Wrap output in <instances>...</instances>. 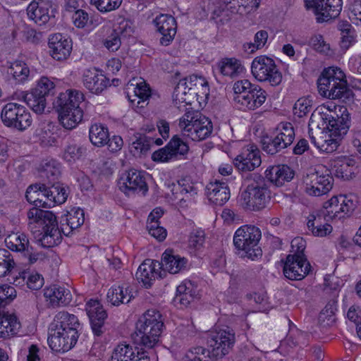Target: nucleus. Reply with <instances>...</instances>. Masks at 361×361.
Returning a JSON list of instances; mask_svg holds the SVG:
<instances>
[{"label": "nucleus", "mask_w": 361, "mask_h": 361, "mask_svg": "<svg viewBox=\"0 0 361 361\" xmlns=\"http://www.w3.org/2000/svg\"><path fill=\"white\" fill-rule=\"evenodd\" d=\"M84 94L78 90H68L61 92L53 102L54 108L59 113V120L63 128L71 130L82 119L83 111L80 106Z\"/></svg>", "instance_id": "f257e3e1"}, {"label": "nucleus", "mask_w": 361, "mask_h": 361, "mask_svg": "<svg viewBox=\"0 0 361 361\" xmlns=\"http://www.w3.org/2000/svg\"><path fill=\"white\" fill-rule=\"evenodd\" d=\"M75 317H61V321L52 324L49 329L47 342L54 352L64 353L76 344L79 334V324L73 321Z\"/></svg>", "instance_id": "f03ea898"}, {"label": "nucleus", "mask_w": 361, "mask_h": 361, "mask_svg": "<svg viewBox=\"0 0 361 361\" xmlns=\"http://www.w3.org/2000/svg\"><path fill=\"white\" fill-rule=\"evenodd\" d=\"M27 218L29 228L32 232L39 231V229L34 230L42 228L44 233L41 238L42 245L53 247L60 242L62 233L61 226H58L56 217L52 212L33 207L28 211Z\"/></svg>", "instance_id": "7ed1b4c3"}, {"label": "nucleus", "mask_w": 361, "mask_h": 361, "mask_svg": "<svg viewBox=\"0 0 361 361\" xmlns=\"http://www.w3.org/2000/svg\"><path fill=\"white\" fill-rule=\"evenodd\" d=\"M317 87L319 94L330 99H346L352 94L345 75L338 67L325 68L317 80Z\"/></svg>", "instance_id": "20e7f679"}, {"label": "nucleus", "mask_w": 361, "mask_h": 361, "mask_svg": "<svg viewBox=\"0 0 361 361\" xmlns=\"http://www.w3.org/2000/svg\"><path fill=\"white\" fill-rule=\"evenodd\" d=\"M246 189L240 195L244 208L251 211L264 209L270 199V192L266 180L257 173H249L245 178Z\"/></svg>", "instance_id": "39448f33"}, {"label": "nucleus", "mask_w": 361, "mask_h": 361, "mask_svg": "<svg viewBox=\"0 0 361 361\" xmlns=\"http://www.w3.org/2000/svg\"><path fill=\"white\" fill-rule=\"evenodd\" d=\"M233 103L242 111L255 110L266 101V92L258 85L252 84L246 79L236 81L233 84Z\"/></svg>", "instance_id": "423d86ee"}, {"label": "nucleus", "mask_w": 361, "mask_h": 361, "mask_svg": "<svg viewBox=\"0 0 361 361\" xmlns=\"http://www.w3.org/2000/svg\"><path fill=\"white\" fill-rule=\"evenodd\" d=\"M261 235L260 230L255 226L245 225L235 231L233 243L241 257L255 260L262 256V251L258 245Z\"/></svg>", "instance_id": "0eeeda50"}, {"label": "nucleus", "mask_w": 361, "mask_h": 361, "mask_svg": "<svg viewBox=\"0 0 361 361\" xmlns=\"http://www.w3.org/2000/svg\"><path fill=\"white\" fill-rule=\"evenodd\" d=\"M188 111L179 120V128L184 137L193 141H201L210 136L213 125L206 116Z\"/></svg>", "instance_id": "6e6552de"}, {"label": "nucleus", "mask_w": 361, "mask_h": 361, "mask_svg": "<svg viewBox=\"0 0 361 361\" xmlns=\"http://www.w3.org/2000/svg\"><path fill=\"white\" fill-rule=\"evenodd\" d=\"M164 322L156 317H140L135 324V341L152 348L159 343Z\"/></svg>", "instance_id": "1a4fd4ad"}, {"label": "nucleus", "mask_w": 361, "mask_h": 361, "mask_svg": "<svg viewBox=\"0 0 361 361\" xmlns=\"http://www.w3.org/2000/svg\"><path fill=\"white\" fill-rule=\"evenodd\" d=\"M207 80L201 76L192 75L181 79L174 89L173 102L180 110L181 106L179 104L184 103L183 107L190 104L194 96L197 94V90L200 87L207 88Z\"/></svg>", "instance_id": "9d476101"}, {"label": "nucleus", "mask_w": 361, "mask_h": 361, "mask_svg": "<svg viewBox=\"0 0 361 361\" xmlns=\"http://www.w3.org/2000/svg\"><path fill=\"white\" fill-rule=\"evenodd\" d=\"M207 341L210 356L215 360L221 359L232 349L235 341V334L228 327L216 328L209 334Z\"/></svg>", "instance_id": "9b49d317"}, {"label": "nucleus", "mask_w": 361, "mask_h": 361, "mask_svg": "<svg viewBox=\"0 0 361 361\" xmlns=\"http://www.w3.org/2000/svg\"><path fill=\"white\" fill-rule=\"evenodd\" d=\"M251 71L258 81L269 82L272 86H277L282 81V73L275 61L266 56H259L254 59Z\"/></svg>", "instance_id": "f8f14e48"}, {"label": "nucleus", "mask_w": 361, "mask_h": 361, "mask_svg": "<svg viewBox=\"0 0 361 361\" xmlns=\"http://www.w3.org/2000/svg\"><path fill=\"white\" fill-rule=\"evenodd\" d=\"M1 118L6 126L20 131L26 130L32 122L30 111L24 106L13 102L3 107Z\"/></svg>", "instance_id": "ddd939ff"}, {"label": "nucleus", "mask_w": 361, "mask_h": 361, "mask_svg": "<svg viewBox=\"0 0 361 361\" xmlns=\"http://www.w3.org/2000/svg\"><path fill=\"white\" fill-rule=\"evenodd\" d=\"M118 183L121 190L128 196L139 192L145 195L148 191L144 173L135 169H130L123 174Z\"/></svg>", "instance_id": "4468645a"}, {"label": "nucleus", "mask_w": 361, "mask_h": 361, "mask_svg": "<svg viewBox=\"0 0 361 361\" xmlns=\"http://www.w3.org/2000/svg\"><path fill=\"white\" fill-rule=\"evenodd\" d=\"M188 151L189 146L186 142L178 135H174L164 147L152 154V159L154 161L167 162L185 155Z\"/></svg>", "instance_id": "2eb2a0df"}, {"label": "nucleus", "mask_w": 361, "mask_h": 361, "mask_svg": "<svg viewBox=\"0 0 361 361\" xmlns=\"http://www.w3.org/2000/svg\"><path fill=\"white\" fill-rule=\"evenodd\" d=\"M308 9L318 16V21H327L337 17L342 9V0H305Z\"/></svg>", "instance_id": "dca6fc26"}, {"label": "nucleus", "mask_w": 361, "mask_h": 361, "mask_svg": "<svg viewBox=\"0 0 361 361\" xmlns=\"http://www.w3.org/2000/svg\"><path fill=\"white\" fill-rule=\"evenodd\" d=\"M305 192L312 196H322L328 193L332 188L334 178L329 174H319V172L307 174L303 180Z\"/></svg>", "instance_id": "f3484780"}, {"label": "nucleus", "mask_w": 361, "mask_h": 361, "mask_svg": "<svg viewBox=\"0 0 361 361\" xmlns=\"http://www.w3.org/2000/svg\"><path fill=\"white\" fill-rule=\"evenodd\" d=\"M310 268L306 257L288 255L283 266V274L290 280L299 281L309 274Z\"/></svg>", "instance_id": "a211bd4d"}, {"label": "nucleus", "mask_w": 361, "mask_h": 361, "mask_svg": "<svg viewBox=\"0 0 361 361\" xmlns=\"http://www.w3.org/2000/svg\"><path fill=\"white\" fill-rule=\"evenodd\" d=\"M48 46L50 55L57 61L68 58L72 51V40L61 33H56L49 37Z\"/></svg>", "instance_id": "6ab92c4d"}, {"label": "nucleus", "mask_w": 361, "mask_h": 361, "mask_svg": "<svg viewBox=\"0 0 361 361\" xmlns=\"http://www.w3.org/2000/svg\"><path fill=\"white\" fill-rule=\"evenodd\" d=\"M158 32L161 35L159 42L163 46L169 45L176 34V21L175 18L166 14H161L154 20Z\"/></svg>", "instance_id": "aec40b11"}, {"label": "nucleus", "mask_w": 361, "mask_h": 361, "mask_svg": "<svg viewBox=\"0 0 361 361\" xmlns=\"http://www.w3.org/2000/svg\"><path fill=\"white\" fill-rule=\"evenodd\" d=\"M82 82L90 92L96 94L102 93L109 85V80L97 69L85 70Z\"/></svg>", "instance_id": "412c9836"}, {"label": "nucleus", "mask_w": 361, "mask_h": 361, "mask_svg": "<svg viewBox=\"0 0 361 361\" xmlns=\"http://www.w3.org/2000/svg\"><path fill=\"white\" fill-rule=\"evenodd\" d=\"M51 8V3L48 0H32L27 8V13L35 23L43 25L53 16L50 13Z\"/></svg>", "instance_id": "4be33fe9"}, {"label": "nucleus", "mask_w": 361, "mask_h": 361, "mask_svg": "<svg viewBox=\"0 0 361 361\" xmlns=\"http://www.w3.org/2000/svg\"><path fill=\"white\" fill-rule=\"evenodd\" d=\"M262 159L259 150L246 149L233 160L235 167L243 172L255 170L261 165Z\"/></svg>", "instance_id": "5701e85b"}, {"label": "nucleus", "mask_w": 361, "mask_h": 361, "mask_svg": "<svg viewBox=\"0 0 361 361\" xmlns=\"http://www.w3.org/2000/svg\"><path fill=\"white\" fill-rule=\"evenodd\" d=\"M84 221V211L80 208L71 209V211L61 217V231L63 235L68 236L73 230L80 227Z\"/></svg>", "instance_id": "b1692460"}, {"label": "nucleus", "mask_w": 361, "mask_h": 361, "mask_svg": "<svg viewBox=\"0 0 361 361\" xmlns=\"http://www.w3.org/2000/svg\"><path fill=\"white\" fill-rule=\"evenodd\" d=\"M44 185V192L45 200L44 201V208H51L56 204H61L67 199L66 190L59 183H42Z\"/></svg>", "instance_id": "393cba45"}, {"label": "nucleus", "mask_w": 361, "mask_h": 361, "mask_svg": "<svg viewBox=\"0 0 361 361\" xmlns=\"http://www.w3.org/2000/svg\"><path fill=\"white\" fill-rule=\"evenodd\" d=\"M206 193L209 200L218 206H222L230 198V189L228 185L219 180L209 183L206 187Z\"/></svg>", "instance_id": "a878e982"}, {"label": "nucleus", "mask_w": 361, "mask_h": 361, "mask_svg": "<svg viewBox=\"0 0 361 361\" xmlns=\"http://www.w3.org/2000/svg\"><path fill=\"white\" fill-rule=\"evenodd\" d=\"M294 175L293 170L287 165L271 166L265 171L266 178L278 187L290 181Z\"/></svg>", "instance_id": "bb28decb"}, {"label": "nucleus", "mask_w": 361, "mask_h": 361, "mask_svg": "<svg viewBox=\"0 0 361 361\" xmlns=\"http://www.w3.org/2000/svg\"><path fill=\"white\" fill-rule=\"evenodd\" d=\"M197 298L198 290L197 286L191 281L185 280L176 288L174 302L179 303L180 307H186Z\"/></svg>", "instance_id": "cd10ccee"}, {"label": "nucleus", "mask_w": 361, "mask_h": 361, "mask_svg": "<svg viewBox=\"0 0 361 361\" xmlns=\"http://www.w3.org/2000/svg\"><path fill=\"white\" fill-rule=\"evenodd\" d=\"M44 296L49 299L53 307L68 305L72 300V295L68 289L56 285L51 286L44 291Z\"/></svg>", "instance_id": "c85d7f7f"}, {"label": "nucleus", "mask_w": 361, "mask_h": 361, "mask_svg": "<svg viewBox=\"0 0 361 361\" xmlns=\"http://www.w3.org/2000/svg\"><path fill=\"white\" fill-rule=\"evenodd\" d=\"M187 259L179 255H175L173 250H166L162 255L161 267L163 270L175 274L184 269L186 267Z\"/></svg>", "instance_id": "c756f323"}, {"label": "nucleus", "mask_w": 361, "mask_h": 361, "mask_svg": "<svg viewBox=\"0 0 361 361\" xmlns=\"http://www.w3.org/2000/svg\"><path fill=\"white\" fill-rule=\"evenodd\" d=\"M156 263L151 259L145 260L138 267L135 276L147 288L152 286L158 274L156 271Z\"/></svg>", "instance_id": "7c9ffc66"}, {"label": "nucleus", "mask_w": 361, "mask_h": 361, "mask_svg": "<svg viewBox=\"0 0 361 361\" xmlns=\"http://www.w3.org/2000/svg\"><path fill=\"white\" fill-rule=\"evenodd\" d=\"M133 298H134V295L132 290H130V286L127 284L113 286L107 293L109 301L114 305L128 303Z\"/></svg>", "instance_id": "2f4dec72"}, {"label": "nucleus", "mask_w": 361, "mask_h": 361, "mask_svg": "<svg viewBox=\"0 0 361 361\" xmlns=\"http://www.w3.org/2000/svg\"><path fill=\"white\" fill-rule=\"evenodd\" d=\"M217 70L225 77L231 78L238 77L244 71L240 61L235 58H226L216 65Z\"/></svg>", "instance_id": "473e14b6"}, {"label": "nucleus", "mask_w": 361, "mask_h": 361, "mask_svg": "<svg viewBox=\"0 0 361 361\" xmlns=\"http://www.w3.org/2000/svg\"><path fill=\"white\" fill-rule=\"evenodd\" d=\"M133 95L128 94V98L133 106L137 108H143L144 104L151 95V90L145 81L136 84L134 88Z\"/></svg>", "instance_id": "72a5a7b5"}, {"label": "nucleus", "mask_w": 361, "mask_h": 361, "mask_svg": "<svg viewBox=\"0 0 361 361\" xmlns=\"http://www.w3.org/2000/svg\"><path fill=\"white\" fill-rule=\"evenodd\" d=\"M141 351L137 348L122 343L116 347L110 361H133Z\"/></svg>", "instance_id": "f704fd0d"}, {"label": "nucleus", "mask_w": 361, "mask_h": 361, "mask_svg": "<svg viewBox=\"0 0 361 361\" xmlns=\"http://www.w3.org/2000/svg\"><path fill=\"white\" fill-rule=\"evenodd\" d=\"M40 176L48 184L59 182L61 176L60 164L55 160H45L41 164Z\"/></svg>", "instance_id": "c9c22d12"}, {"label": "nucleus", "mask_w": 361, "mask_h": 361, "mask_svg": "<svg viewBox=\"0 0 361 361\" xmlns=\"http://www.w3.org/2000/svg\"><path fill=\"white\" fill-rule=\"evenodd\" d=\"M332 121H334L336 123L329 126L328 129L331 132V136L341 137L347 133L350 127V114L346 109L343 111L340 117L337 115L336 118L332 115Z\"/></svg>", "instance_id": "e433bc0d"}, {"label": "nucleus", "mask_w": 361, "mask_h": 361, "mask_svg": "<svg viewBox=\"0 0 361 361\" xmlns=\"http://www.w3.org/2000/svg\"><path fill=\"white\" fill-rule=\"evenodd\" d=\"M336 123L332 121V114L329 111L323 112L316 109L311 115L309 126H315L322 130H328L329 126Z\"/></svg>", "instance_id": "4c0bfd02"}, {"label": "nucleus", "mask_w": 361, "mask_h": 361, "mask_svg": "<svg viewBox=\"0 0 361 361\" xmlns=\"http://www.w3.org/2000/svg\"><path fill=\"white\" fill-rule=\"evenodd\" d=\"M109 136L108 128L102 124L95 123L90 128V140L94 146L102 147L106 145Z\"/></svg>", "instance_id": "58836bf2"}, {"label": "nucleus", "mask_w": 361, "mask_h": 361, "mask_svg": "<svg viewBox=\"0 0 361 361\" xmlns=\"http://www.w3.org/2000/svg\"><path fill=\"white\" fill-rule=\"evenodd\" d=\"M21 327L18 317H0V337L16 335Z\"/></svg>", "instance_id": "ea45409f"}, {"label": "nucleus", "mask_w": 361, "mask_h": 361, "mask_svg": "<svg viewBox=\"0 0 361 361\" xmlns=\"http://www.w3.org/2000/svg\"><path fill=\"white\" fill-rule=\"evenodd\" d=\"M307 228L315 236L324 237L330 233L332 226L328 224H322L321 216L310 215L307 224Z\"/></svg>", "instance_id": "a19ab883"}, {"label": "nucleus", "mask_w": 361, "mask_h": 361, "mask_svg": "<svg viewBox=\"0 0 361 361\" xmlns=\"http://www.w3.org/2000/svg\"><path fill=\"white\" fill-rule=\"evenodd\" d=\"M43 188L44 185L39 183L30 185L26 190L25 197L29 202L35 205L34 207H44V201L45 200L39 198L40 195L45 198Z\"/></svg>", "instance_id": "79ce46f5"}, {"label": "nucleus", "mask_w": 361, "mask_h": 361, "mask_svg": "<svg viewBox=\"0 0 361 361\" xmlns=\"http://www.w3.org/2000/svg\"><path fill=\"white\" fill-rule=\"evenodd\" d=\"M23 99L35 113L41 114L44 111L46 106V99L36 92L35 90L32 89L30 92L25 93Z\"/></svg>", "instance_id": "37998d69"}, {"label": "nucleus", "mask_w": 361, "mask_h": 361, "mask_svg": "<svg viewBox=\"0 0 361 361\" xmlns=\"http://www.w3.org/2000/svg\"><path fill=\"white\" fill-rule=\"evenodd\" d=\"M341 206L339 197H332L329 200L324 202V209L325 212L323 214L329 219H341L343 217V215H341L343 214V207Z\"/></svg>", "instance_id": "c03bdc74"}, {"label": "nucleus", "mask_w": 361, "mask_h": 361, "mask_svg": "<svg viewBox=\"0 0 361 361\" xmlns=\"http://www.w3.org/2000/svg\"><path fill=\"white\" fill-rule=\"evenodd\" d=\"M86 148L75 143L67 145L63 153V159L69 163H73L80 159L86 153Z\"/></svg>", "instance_id": "a18cd8bd"}, {"label": "nucleus", "mask_w": 361, "mask_h": 361, "mask_svg": "<svg viewBox=\"0 0 361 361\" xmlns=\"http://www.w3.org/2000/svg\"><path fill=\"white\" fill-rule=\"evenodd\" d=\"M197 194V190L193 185L183 184L180 190V196L176 198L178 199L180 207H186L194 201Z\"/></svg>", "instance_id": "49530a36"}, {"label": "nucleus", "mask_w": 361, "mask_h": 361, "mask_svg": "<svg viewBox=\"0 0 361 361\" xmlns=\"http://www.w3.org/2000/svg\"><path fill=\"white\" fill-rule=\"evenodd\" d=\"M8 73L12 75L17 82H23L29 76L30 69L25 63L15 61L9 67Z\"/></svg>", "instance_id": "de8ad7c7"}, {"label": "nucleus", "mask_w": 361, "mask_h": 361, "mask_svg": "<svg viewBox=\"0 0 361 361\" xmlns=\"http://www.w3.org/2000/svg\"><path fill=\"white\" fill-rule=\"evenodd\" d=\"M279 138L282 144L287 148L290 146L295 138V131L293 125L290 123H281L278 126Z\"/></svg>", "instance_id": "09e8293b"}, {"label": "nucleus", "mask_w": 361, "mask_h": 361, "mask_svg": "<svg viewBox=\"0 0 361 361\" xmlns=\"http://www.w3.org/2000/svg\"><path fill=\"white\" fill-rule=\"evenodd\" d=\"M127 25L128 23L126 22V25L123 27H120L121 31H117L116 30H114L111 32V33L106 37L103 39V45L109 50L111 51H117L121 45V40L120 37V32L126 30L127 31Z\"/></svg>", "instance_id": "8fccbe9b"}, {"label": "nucleus", "mask_w": 361, "mask_h": 361, "mask_svg": "<svg viewBox=\"0 0 361 361\" xmlns=\"http://www.w3.org/2000/svg\"><path fill=\"white\" fill-rule=\"evenodd\" d=\"M152 142L153 138L140 135L132 142L131 151L134 153V155L145 154L149 150Z\"/></svg>", "instance_id": "3c124183"}, {"label": "nucleus", "mask_w": 361, "mask_h": 361, "mask_svg": "<svg viewBox=\"0 0 361 361\" xmlns=\"http://www.w3.org/2000/svg\"><path fill=\"white\" fill-rule=\"evenodd\" d=\"M6 244L10 250L22 252L30 245L29 240L24 233L9 236L6 239Z\"/></svg>", "instance_id": "603ef678"}, {"label": "nucleus", "mask_w": 361, "mask_h": 361, "mask_svg": "<svg viewBox=\"0 0 361 361\" xmlns=\"http://www.w3.org/2000/svg\"><path fill=\"white\" fill-rule=\"evenodd\" d=\"M262 149L269 154L274 155L286 148L279 138V135L266 137L262 140Z\"/></svg>", "instance_id": "864d4df0"}, {"label": "nucleus", "mask_w": 361, "mask_h": 361, "mask_svg": "<svg viewBox=\"0 0 361 361\" xmlns=\"http://www.w3.org/2000/svg\"><path fill=\"white\" fill-rule=\"evenodd\" d=\"M15 262L9 251L0 249V277L11 274Z\"/></svg>", "instance_id": "5fc2aeb1"}, {"label": "nucleus", "mask_w": 361, "mask_h": 361, "mask_svg": "<svg viewBox=\"0 0 361 361\" xmlns=\"http://www.w3.org/2000/svg\"><path fill=\"white\" fill-rule=\"evenodd\" d=\"M268 39V32L266 30L258 31L254 37V42L244 44L243 48L249 53H253L256 50L264 47Z\"/></svg>", "instance_id": "6e6d98bb"}, {"label": "nucleus", "mask_w": 361, "mask_h": 361, "mask_svg": "<svg viewBox=\"0 0 361 361\" xmlns=\"http://www.w3.org/2000/svg\"><path fill=\"white\" fill-rule=\"evenodd\" d=\"M312 109V101L306 97L298 99L293 106L295 116L302 118L306 116Z\"/></svg>", "instance_id": "4d7b16f0"}, {"label": "nucleus", "mask_w": 361, "mask_h": 361, "mask_svg": "<svg viewBox=\"0 0 361 361\" xmlns=\"http://www.w3.org/2000/svg\"><path fill=\"white\" fill-rule=\"evenodd\" d=\"M54 82L47 77H42L33 90L46 99L47 97L54 94Z\"/></svg>", "instance_id": "13d9d810"}, {"label": "nucleus", "mask_w": 361, "mask_h": 361, "mask_svg": "<svg viewBox=\"0 0 361 361\" xmlns=\"http://www.w3.org/2000/svg\"><path fill=\"white\" fill-rule=\"evenodd\" d=\"M122 0H90V4L101 12H110L118 8Z\"/></svg>", "instance_id": "bf43d9fd"}, {"label": "nucleus", "mask_w": 361, "mask_h": 361, "mask_svg": "<svg viewBox=\"0 0 361 361\" xmlns=\"http://www.w3.org/2000/svg\"><path fill=\"white\" fill-rule=\"evenodd\" d=\"M87 316H106V311L98 300H90L85 305Z\"/></svg>", "instance_id": "052dcab7"}, {"label": "nucleus", "mask_w": 361, "mask_h": 361, "mask_svg": "<svg viewBox=\"0 0 361 361\" xmlns=\"http://www.w3.org/2000/svg\"><path fill=\"white\" fill-rule=\"evenodd\" d=\"M205 241V234L202 230H195L190 233L188 240L190 247L200 249Z\"/></svg>", "instance_id": "680f3d73"}, {"label": "nucleus", "mask_w": 361, "mask_h": 361, "mask_svg": "<svg viewBox=\"0 0 361 361\" xmlns=\"http://www.w3.org/2000/svg\"><path fill=\"white\" fill-rule=\"evenodd\" d=\"M149 233L159 241L164 240L166 237V230L160 226V223H147Z\"/></svg>", "instance_id": "e2e57ef3"}, {"label": "nucleus", "mask_w": 361, "mask_h": 361, "mask_svg": "<svg viewBox=\"0 0 361 361\" xmlns=\"http://www.w3.org/2000/svg\"><path fill=\"white\" fill-rule=\"evenodd\" d=\"M334 175L343 180H350L353 177V170L350 167V165L345 163H342L338 166H335Z\"/></svg>", "instance_id": "0e129e2a"}, {"label": "nucleus", "mask_w": 361, "mask_h": 361, "mask_svg": "<svg viewBox=\"0 0 361 361\" xmlns=\"http://www.w3.org/2000/svg\"><path fill=\"white\" fill-rule=\"evenodd\" d=\"M305 247L306 242L302 238H295L291 241V252L293 254H290V255H295L297 257L299 256L300 257H306L304 255Z\"/></svg>", "instance_id": "69168bd1"}, {"label": "nucleus", "mask_w": 361, "mask_h": 361, "mask_svg": "<svg viewBox=\"0 0 361 361\" xmlns=\"http://www.w3.org/2000/svg\"><path fill=\"white\" fill-rule=\"evenodd\" d=\"M205 350L202 347H197L188 351L182 361H202L204 357Z\"/></svg>", "instance_id": "338daca9"}, {"label": "nucleus", "mask_w": 361, "mask_h": 361, "mask_svg": "<svg viewBox=\"0 0 361 361\" xmlns=\"http://www.w3.org/2000/svg\"><path fill=\"white\" fill-rule=\"evenodd\" d=\"M44 279L39 274H30L28 271V276L26 279L27 286L32 290H39L43 286Z\"/></svg>", "instance_id": "774afa93"}]
</instances>
